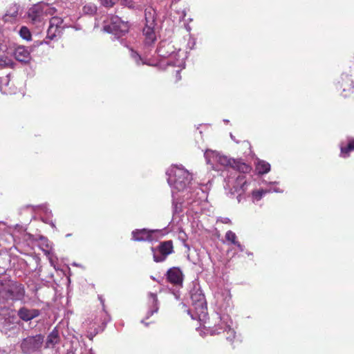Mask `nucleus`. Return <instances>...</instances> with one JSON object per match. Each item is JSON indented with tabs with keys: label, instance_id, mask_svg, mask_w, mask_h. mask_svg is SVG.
Instances as JSON below:
<instances>
[{
	"label": "nucleus",
	"instance_id": "obj_25",
	"mask_svg": "<svg viewBox=\"0 0 354 354\" xmlns=\"http://www.w3.org/2000/svg\"><path fill=\"white\" fill-rule=\"evenodd\" d=\"M271 189H260L258 190H252L251 193L252 198L253 202L259 201L264 195L268 193H271Z\"/></svg>",
	"mask_w": 354,
	"mask_h": 354
},
{
	"label": "nucleus",
	"instance_id": "obj_33",
	"mask_svg": "<svg viewBox=\"0 0 354 354\" xmlns=\"http://www.w3.org/2000/svg\"><path fill=\"white\" fill-rule=\"evenodd\" d=\"M53 216H50V215H47V216H41V221L46 223V224H48L50 225L54 229H56V226H55V223L53 222V219H52Z\"/></svg>",
	"mask_w": 354,
	"mask_h": 354
},
{
	"label": "nucleus",
	"instance_id": "obj_11",
	"mask_svg": "<svg viewBox=\"0 0 354 354\" xmlns=\"http://www.w3.org/2000/svg\"><path fill=\"white\" fill-rule=\"evenodd\" d=\"M44 342V336L41 334L28 336L21 342L20 348L23 354H35L41 351Z\"/></svg>",
	"mask_w": 354,
	"mask_h": 354
},
{
	"label": "nucleus",
	"instance_id": "obj_43",
	"mask_svg": "<svg viewBox=\"0 0 354 354\" xmlns=\"http://www.w3.org/2000/svg\"><path fill=\"white\" fill-rule=\"evenodd\" d=\"M176 78L178 80L181 79L180 75V70H178L176 71Z\"/></svg>",
	"mask_w": 354,
	"mask_h": 354
},
{
	"label": "nucleus",
	"instance_id": "obj_26",
	"mask_svg": "<svg viewBox=\"0 0 354 354\" xmlns=\"http://www.w3.org/2000/svg\"><path fill=\"white\" fill-rule=\"evenodd\" d=\"M61 30H60L59 28L52 26L49 24V26L47 30L46 39L53 40L57 35L60 34Z\"/></svg>",
	"mask_w": 354,
	"mask_h": 354
},
{
	"label": "nucleus",
	"instance_id": "obj_49",
	"mask_svg": "<svg viewBox=\"0 0 354 354\" xmlns=\"http://www.w3.org/2000/svg\"><path fill=\"white\" fill-rule=\"evenodd\" d=\"M246 254L248 255V256H252V253L250 252H247Z\"/></svg>",
	"mask_w": 354,
	"mask_h": 354
},
{
	"label": "nucleus",
	"instance_id": "obj_50",
	"mask_svg": "<svg viewBox=\"0 0 354 354\" xmlns=\"http://www.w3.org/2000/svg\"><path fill=\"white\" fill-rule=\"evenodd\" d=\"M230 137L232 140H235L234 138V136L232 135V133H230Z\"/></svg>",
	"mask_w": 354,
	"mask_h": 354
},
{
	"label": "nucleus",
	"instance_id": "obj_32",
	"mask_svg": "<svg viewBox=\"0 0 354 354\" xmlns=\"http://www.w3.org/2000/svg\"><path fill=\"white\" fill-rule=\"evenodd\" d=\"M118 0H99L100 4L105 8H112Z\"/></svg>",
	"mask_w": 354,
	"mask_h": 354
},
{
	"label": "nucleus",
	"instance_id": "obj_47",
	"mask_svg": "<svg viewBox=\"0 0 354 354\" xmlns=\"http://www.w3.org/2000/svg\"><path fill=\"white\" fill-rule=\"evenodd\" d=\"M180 0H172L171 1V3L174 4V3H176L177 2H178Z\"/></svg>",
	"mask_w": 354,
	"mask_h": 354
},
{
	"label": "nucleus",
	"instance_id": "obj_10",
	"mask_svg": "<svg viewBox=\"0 0 354 354\" xmlns=\"http://www.w3.org/2000/svg\"><path fill=\"white\" fill-rule=\"evenodd\" d=\"M53 8L50 4L41 1L34 4L28 11L29 22L36 26H40L48 15L53 14Z\"/></svg>",
	"mask_w": 354,
	"mask_h": 354
},
{
	"label": "nucleus",
	"instance_id": "obj_29",
	"mask_svg": "<svg viewBox=\"0 0 354 354\" xmlns=\"http://www.w3.org/2000/svg\"><path fill=\"white\" fill-rule=\"evenodd\" d=\"M262 183L271 186V187L268 189L272 190L271 193L272 192H275V193H283V189L277 187V185H279V183L277 181L267 182L266 180H263Z\"/></svg>",
	"mask_w": 354,
	"mask_h": 354
},
{
	"label": "nucleus",
	"instance_id": "obj_51",
	"mask_svg": "<svg viewBox=\"0 0 354 354\" xmlns=\"http://www.w3.org/2000/svg\"><path fill=\"white\" fill-rule=\"evenodd\" d=\"M41 240H44V241H48V240L44 238V237H41Z\"/></svg>",
	"mask_w": 354,
	"mask_h": 354
},
{
	"label": "nucleus",
	"instance_id": "obj_37",
	"mask_svg": "<svg viewBox=\"0 0 354 354\" xmlns=\"http://www.w3.org/2000/svg\"><path fill=\"white\" fill-rule=\"evenodd\" d=\"M44 44H48V42L46 40H43V41H35L32 46L29 49V50H31V51L32 50L33 48L35 47H37V46H39L40 45H42Z\"/></svg>",
	"mask_w": 354,
	"mask_h": 354
},
{
	"label": "nucleus",
	"instance_id": "obj_2",
	"mask_svg": "<svg viewBox=\"0 0 354 354\" xmlns=\"http://www.w3.org/2000/svg\"><path fill=\"white\" fill-rule=\"evenodd\" d=\"M224 172L226 173L223 176L225 177L224 189L226 195L233 198L237 194L236 199L240 203L244 198L243 196L247 192L252 180H247L245 173L236 169L230 168Z\"/></svg>",
	"mask_w": 354,
	"mask_h": 354
},
{
	"label": "nucleus",
	"instance_id": "obj_46",
	"mask_svg": "<svg viewBox=\"0 0 354 354\" xmlns=\"http://www.w3.org/2000/svg\"><path fill=\"white\" fill-rule=\"evenodd\" d=\"M88 354H95V353L92 348H90L88 351Z\"/></svg>",
	"mask_w": 354,
	"mask_h": 354
},
{
	"label": "nucleus",
	"instance_id": "obj_54",
	"mask_svg": "<svg viewBox=\"0 0 354 354\" xmlns=\"http://www.w3.org/2000/svg\"><path fill=\"white\" fill-rule=\"evenodd\" d=\"M185 15H186V13H185V11H183V17H185Z\"/></svg>",
	"mask_w": 354,
	"mask_h": 354
},
{
	"label": "nucleus",
	"instance_id": "obj_14",
	"mask_svg": "<svg viewBox=\"0 0 354 354\" xmlns=\"http://www.w3.org/2000/svg\"><path fill=\"white\" fill-rule=\"evenodd\" d=\"M167 280L171 284L176 286V290H173L171 293L176 300L180 299V292L179 288L183 287V273L178 267H172L169 268L166 274Z\"/></svg>",
	"mask_w": 354,
	"mask_h": 354
},
{
	"label": "nucleus",
	"instance_id": "obj_15",
	"mask_svg": "<svg viewBox=\"0 0 354 354\" xmlns=\"http://www.w3.org/2000/svg\"><path fill=\"white\" fill-rule=\"evenodd\" d=\"M158 232L159 230L146 228L135 230L131 232L132 240L134 241L152 242L156 240L155 234Z\"/></svg>",
	"mask_w": 354,
	"mask_h": 354
},
{
	"label": "nucleus",
	"instance_id": "obj_21",
	"mask_svg": "<svg viewBox=\"0 0 354 354\" xmlns=\"http://www.w3.org/2000/svg\"><path fill=\"white\" fill-rule=\"evenodd\" d=\"M60 336L57 327H55L53 330L48 335L46 342V348H53L55 345L59 344Z\"/></svg>",
	"mask_w": 354,
	"mask_h": 354
},
{
	"label": "nucleus",
	"instance_id": "obj_45",
	"mask_svg": "<svg viewBox=\"0 0 354 354\" xmlns=\"http://www.w3.org/2000/svg\"><path fill=\"white\" fill-rule=\"evenodd\" d=\"M141 323H142L143 324H145L146 326H148L149 323L148 322H145L143 319L141 321Z\"/></svg>",
	"mask_w": 354,
	"mask_h": 354
},
{
	"label": "nucleus",
	"instance_id": "obj_19",
	"mask_svg": "<svg viewBox=\"0 0 354 354\" xmlns=\"http://www.w3.org/2000/svg\"><path fill=\"white\" fill-rule=\"evenodd\" d=\"M40 315V312L37 309L28 308L26 307H21L17 311L19 317L24 321L28 322L37 317Z\"/></svg>",
	"mask_w": 354,
	"mask_h": 354
},
{
	"label": "nucleus",
	"instance_id": "obj_13",
	"mask_svg": "<svg viewBox=\"0 0 354 354\" xmlns=\"http://www.w3.org/2000/svg\"><path fill=\"white\" fill-rule=\"evenodd\" d=\"M151 250L155 262H163L169 254L174 252L173 242L171 240L162 241L156 247H151Z\"/></svg>",
	"mask_w": 354,
	"mask_h": 354
},
{
	"label": "nucleus",
	"instance_id": "obj_44",
	"mask_svg": "<svg viewBox=\"0 0 354 354\" xmlns=\"http://www.w3.org/2000/svg\"><path fill=\"white\" fill-rule=\"evenodd\" d=\"M98 297H99V299L100 300V302H101V304H102V305L103 306V308H104V299L102 298L101 296H99Z\"/></svg>",
	"mask_w": 354,
	"mask_h": 354
},
{
	"label": "nucleus",
	"instance_id": "obj_22",
	"mask_svg": "<svg viewBox=\"0 0 354 354\" xmlns=\"http://www.w3.org/2000/svg\"><path fill=\"white\" fill-rule=\"evenodd\" d=\"M19 10V6L17 3H11L8 6V8L6 10V12L3 17V19L5 21H12L13 20H15L18 16Z\"/></svg>",
	"mask_w": 354,
	"mask_h": 354
},
{
	"label": "nucleus",
	"instance_id": "obj_48",
	"mask_svg": "<svg viewBox=\"0 0 354 354\" xmlns=\"http://www.w3.org/2000/svg\"><path fill=\"white\" fill-rule=\"evenodd\" d=\"M223 122H224L225 123H227H227H229V122H230V121H229V120L224 119V120H223Z\"/></svg>",
	"mask_w": 354,
	"mask_h": 354
},
{
	"label": "nucleus",
	"instance_id": "obj_41",
	"mask_svg": "<svg viewBox=\"0 0 354 354\" xmlns=\"http://www.w3.org/2000/svg\"><path fill=\"white\" fill-rule=\"evenodd\" d=\"M6 308V306L5 304H3V301H1V299H0V310Z\"/></svg>",
	"mask_w": 354,
	"mask_h": 354
},
{
	"label": "nucleus",
	"instance_id": "obj_17",
	"mask_svg": "<svg viewBox=\"0 0 354 354\" xmlns=\"http://www.w3.org/2000/svg\"><path fill=\"white\" fill-rule=\"evenodd\" d=\"M30 53L31 50L28 47L18 46L15 48L13 55L18 62L26 64L31 59Z\"/></svg>",
	"mask_w": 354,
	"mask_h": 354
},
{
	"label": "nucleus",
	"instance_id": "obj_27",
	"mask_svg": "<svg viewBox=\"0 0 354 354\" xmlns=\"http://www.w3.org/2000/svg\"><path fill=\"white\" fill-rule=\"evenodd\" d=\"M97 10V6L93 3H86L82 8V12L85 15H93Z\"/></svg>",
	"mask_w": 354,
	"mask_h": 354
},
{
	"label": "nucleus",
	"instance_id": "obj_7",
	"mask_svg": "<svg viewBox=\"0 0 354 354\" xmlns=\"http://www.w3.org/2000/svg\"><path fill=\"white\" fill-rule=\"evenodd\" d=\"M192 307L188 310L192 319L203 322L207 317V308L205 295L200 290L191 292Z\"/></svg>",
	"mask_w": 354,
	"mask_h": 354
},
{
	"label": "nucleus",
	"instance_id": "obj_28",
	"mask_svg": "<svg viewBox=\"0 0 354 354\" xmlns=\"http://www.w3.org/2000/svg\"><path fill=\"white\" fill-rule=\"evenodd\" d=\"M19 34L20 37L26 41H30L31 39V33L30 30L26 26L21 27Z\"/></svg>",
	"mask_w": 354,
	"mask_h": 354
},
{
	"label": "nucleus",
	"instance_id": "obj_16",
	"mask_svg": "<svg viewBox=\"0 0 354 354\" xmlns=\"http://www.w3.org/2000/svg\"><path fill=\"white\" fill-rule=\"evenodd\" d=\"M17 327L16 317L14 315H7L0 317V330L5 335L15 329Z\"/></svg>",
	"mask_w": 354,
	"mask_h": 354
},
{
	"label": "nucleus",
	"instance_id": "obj_1",
	"mask_svg": "<svg viewBox=\"0 0 354 354\" xmlns=\"http://www.w3.org/2000/svg\"><path fill=\"white\" fill-rule=\"evenodd\" d=\"M166 174L171 189L174 214L181 212L183 205L194 207L207 198L202 187L192 182V174L183 165H172Z\"/></svg>",
	"mask_w": 354,
	"mask_h": 354
},
{
	"label": "nucleus",
	"instance_id": "obj_8",
	"mask_svg": "<svg viewBox=\"0 0 354 354\" xmlns=\"http://www.w3.org/2000/svg\"><path fill=\"white\" fill-rule=\"evenodd\" d=\"M145 26L142 30L144 44L145 46H151L156 41V12L152 7L147 8L145 10Z\"/></svg>",
	"mask_w": 354,
	"mask_h": 354
},
{
	"label": "nucleus",
	"instance_id": "obj_38",
	"mask_svg": "<svg viewBox=\"0 0 354 354\" xmlns=\"http://www.w3.org/2000/svg\"><path fill=\"white\" fill-rule=\"evenodd\" d=\"M8 83V77L6 76L4 78H0V84H4L7 85Z\"/></svg>",
	"mask_w": 354,
	"mask_h": 354
},
{
	"label": "nucleus",
	"instance_id": "obj_5",
	"mask_svg": "<svg viewBox=\"0 0 354 354\" xmlns=\"http://www.w3.org/2000/svg\"><path fill=\"white\" fill-rule=\"evenodd\" d=\"M233 308L232 296L229 289L218 288L214 293V310L220 322L228 326L232 323L230 316Z\"/></svg>",
	"mask_w": 354,
	"mask_h": 354
},
{
	"label": "nucleus",
	"instance_id": "obj_23",
	"mask_svg": "<svg viewBox=\"0 0 354 354\" xmlns=\"http://www.w3.org/2000/svg\"><path fill=\"white\" fill-rule=\"evenodd\" d=\"M256 171L259 174H265L270 171V165L261 160H258L256 163Z\"/></svg>",
	"mask_w": 354,
	"mask_h": 354
},
{
	"label": "nucleus",
	"instance_id": "obj_40",
	"mask_svg": "<svg viewBox=\"0 0 354 354\" xmlns=\"http://www.w3.org/2000/svg\"><path fill=\"white\" fill-rule=\"evenodd\" d=\"M221 222L223 223H231V221L229 218H227V217H225V218H221Z\"/></svg>",
	"mask_w": 354,
	"mask_h": 354
},
{
	"label": "nucleus",
	"instance_id": "obj_55",
	"mask_svg": "<svg viewBox=\"0 0 354 354\" xmlns=\"http://www.w3.org/2000/svg\"><path fill=\"white\" fill-rule=\"evenodd\" d=\"M187 20H188V21H192V19L189 18Z\"/></svg>",
	"mask_w": 354,
	"mask_h": 354
},
{
	"label": "nucleus",
	"instance_id": "obj_53",
	"mask_svg": "<svg viewBox=\"0 0 354 354\" xmlns=\"http://www.w3.org/2000/svg\"><path fill=\"white\" fill-rule=\"evenodd\" d=\"M71 236V234H67L66 235V237H68V236Z\"/></svg>",
	"mask_w": 354,
	"mask_h": 354
},
{
	"label": "nucleus",
	"instance_id": "obj_31",
	"mask_svg": "<svg viewBox=\"0 0 354 354\" xmlns=\"http://www.w3.org/2000/svg\"><path fill=\"white\" fill-rule=\"evenodd\" d=\"M225 239L227 241H230L233 245H235V243H237L238 241H236V235L234 232H233L231 230H229L225 234Z\"/></svg>",
	"mask_w": 354,
	"mask_h": 354
},
{
	"label": "nucleus",
	"instance_id": "obj_12",
	"mask_svg": "<svg viewBox=\"0 0 354 354\" xmlns=\"http://www.w3.org/2000/svg\"><path fill=\"white\" fill-rule=\"evenodd\" d=\"M232 324H230L228 326H225V324L222 322H218V324H215L212 328L209 327L208 328H198L197 330L198 331L201 336H204L205 335L209 334L210 335H215L221 333L222 332H225L227 333L226 339L230 342H232L235 338V331L233 328H231Z\"/></svg>",
	"mask_w": 354,
	"mask_h": 354
},
{
	"label": "nucleus",
	"instance_id": "obj_36",
	"mask_svg": "<svg viewBox=\"0 0 354 354\" xmlns=\"http://www.w3.org/2000/svg\"><path fill=\"white\" fill-rule=\"evenodd\" d=\"M38 207L41 210L42 212L44 213V216L50 215V216H53V212L48 208L47 205L43 204V205L38 206Z\"/></svg>",
	"mask_w": 354,
	"mask_h": 354
},
{
	"label": "nucleus",
	"instance_id": "obj_34",
	"mask_svg": "<svg viewBox=\"0 0 354 354\" xmlns=\"http://www.w3.org/2000/svg\"><path fill=\"white\" fill-rule=\"evenodd\" d=\"M63 23V20L59 17H53L50 21V24L52 26H57V28H59L60 30H62V24Z\"/></svg>",
	"mask_w": 354,
	"mask_h": 354
},
{
	"label": "nucleus",
	"instance_id": "obj_52",
	"mask_svg": "<svg viewBox=\"0 0 354 354\" xmlns=\"http://www.w3.org/2000/svg\"><path fill=\"white\" fill-rule=\"evenodd\" d=\"M46 248H47V249L50 248V245H49V244H48V243H46Z\"/></svg>",
	"mask_w": 354,
	"mask_h": 354
},
{
	"label": "nucleus",
	"instance_id": "obj_39",
	"mask_svg": "<svg viewBox=\"0 0 354 354\" xmlns=\"http://www.w3.org/2000/svg\"><path fill=\"white\" fill-rule=\"evenodd\" d=\"M234 245H236L241 252H243L244 250V246L241 245L239 241H237V243H235Z\"/></svg>",
	"mask_w": 354,
	"mask_h": 354
},
{
	"label": "nucleus",
	"instance_id": "obj_9",
	"mask_svg": "<svg viewBox=\"0 0 354 354\" xmlns=\"http://www.w3.org/2000/svg\"><path fill=\"white\" fill-rule=\"evenodd\" d=\"M129 30V24L124 21L117 15H113L110 18V22L103 26V30L114 35L113 39H118L121 44L127 46L126 41L122 38Z\"/></svg>",
	"mask_w": 354,
	"mask_h": 354
},
{
	"label": "nucleus",
	"instance_id": "obj_18",
	"mask_svg": "<svg viewBox=\"0 0 354 354\" xmlns=\"http://www.w3.org/2000/svg\"><path fill=\"white\" fill-rule=\"evenodd\" d=\"M148 310L146 314L145 319H149L155 313H157L159 310L160 303L158 299L157 295L152 292L148 293Z\"/></svg>",
	"mask_w": 354,
	"mask_h": 354
},
{
	"label": "nucleus",
	"instance_id": "obj_6",
	"mask_svg": "<svg viewBox=\"0 0 354 354\" xmlns=\"http://www.w3.org/2000/svg\"><path fill=\"white\" fill-rule=\"evenodd\" d=\"M25 294L22 283L11 280H0V299L6 306L14 301H22Z\"/></svg>",
	"mask_w": 354,
	"mask_h": 354
},
{
	"label": "nucleus",
	"instance_id": "obj_30",
	"mask_svg": "<svg viewBox=\"0 0 354 354\" xmlns=\"http://www.w3.org/2000/svg\"><path fill=\"white\" fill-rule=\"evenodd\" d=\"M130 55L137 65L139 66L145 64V62L142 61L141 56L131 48L130 49Z\"/></svg>",
	"mask_w": 354,
	"mask_h": 354
},
{
	"label": "nucleus",
	"instance_id": "obj_20",
	"mask_svg": "<svg viewBox=\"0 0 354 354\" xmlns=\"http://www.w3.org/2000/svg\"><path fill=\"white\" fill-rule=\"evenodd\" d=\"M340 157L346 158L350 156L351 151H354V138H347L346 141H342L339 144Z\"/></svg>",
	"mask_w": 354,
	"mask_h": 354
},
{
	"label": "nucleus",
	"instance_id": "obj_42",
	"mask_svg": "<svg viewBox=\"0 0 354 354\" xmlns=\"http://www.w3.org/2000/svg\"><path fill=\"white\" fill-rule=\"evenodd\" d=\"M185 29L188 31V32H190L191 30H192V28L191 26L187 24H185Z\"/></svg>",
	"mask_w": 354,
	"mask_h": 354
},
{
	"label": "nucleus",
	"instance_id": "obj_3",
	"mask_svg": "<svg viewBox=\"0 0 354 354\" xmlns=\"http://www.w3.org/2000/svg\"><path fill=\"white\" fill-rule=\"evenodd\" d=\"M205 158L207 164L212 165V168L215 170H220L216 164L223 166L224 168L222 170V175L225 176L226 173L224 171L230 168L236 169L243 173H249L251 167L246 163L239 160L229 158L228 157L221 155L220 153L212 151L207 150L204 153Z\"/></svg>",
	"mask_w": 354,
	"mask_h": 354
},
{
	"label": "nucleus",
	"instance_id": "obj_4",
	"mask_svg": "<svg viewBox=\"0 0 354 354\" xmlns=\"http://www.w3.org/2000/svg\"><path fill=\"white\" fill-rule=\"evenodd\" d=\"M156 52L162 60V64L167 66H175L180 69L185 67L187 57L184 51L177 49L168 41H161L157 48Z\"/></svg>",
	"mask_w": 354,
	"mask_h": 354
},
{
	"label": "nucleus",
	"instance_id": "obj_24",
	"mask_svg": "<svg viewBox=\"0 0 354 354\" xmlns=\"http://www.w3.org/2000/svg\"><path fill=\"white\" fill-rule=\"evenodd\" d=\"M120 4L130 10L141 11L142 6L133 0H120Z\"/></svg>",
	"mask_w": 354,
	"mask_h": 354
},
{
	"label": "nucleus",
	"instance_id": "obj_35",
	"mask_svg": "<svg viewBox=\"0 0 354 354\" xmlns=\"http://www.w3.org/2000/svg\"><path fill=\"white\" fill-rule=\"evenodd\" d=\"M38 207L41 210L42 212L44 213V216L50 215V216H53V212L48 208L47 205L43 204V205L38 206Z\"/></svg>",
	"mask_w": 354,
	"mask_h": 354
}]
</instances>
